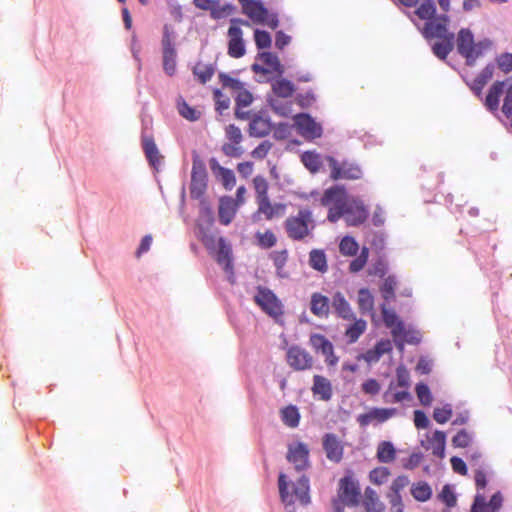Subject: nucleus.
<instances>
[{
	"instance_id": "obj_1",
	"label": "nucleus",
	"mask_w": 512,
	"mask_h": 512,
	"mask_svg": "<svg viewBox=\"0 0 512 512\" xmlns=\"http://www.w3.org/2000/svg\"><path fill=\"white\" fill-rule=\"evenodd\" d=\"M405 7H415L413 15L423 21L419 26L414 21L421 35L426 40L438 39L432 45L433 54L440 60H445L454 48L455 34L449 30L450 17L445 14H437L434 0H398Z\"/></svg>"
},
{
	"instance_id": "obj_2",
	"label": "nucleus",
	"mask_w": 512,
	"mask_h": 512,
	"mask_svg": "<svg viewBox=\"0 0 512 512\" xmlns=\"http://www.w3.org/2000/svg\"><path fill=\"white\" fill-rule=\"evenodd\" d=\"M457 52L465 59L466 64L473 66L476 60L482 57L492 46L488 39L474 41L473 33L468 28H462L456 37Z\"/></svg>"
},
{
	"instance_id": "obj_3",
	"label": "nucleus",
	"mask_w": 512,
	"mask_h": 512,
	"mask_svg": "<svg viewBox=\"0 0 512 512\" xmlns=\"http://www.w3.org/2000/svg\"><path fill=\"white\" fill-rule=\"evenodd\" d=\"M368 216L369 212L363 201L350 197L342 208L328 209L327 219L331 223H336L341 218H344L347 225L359 226L367 220Z\"/></svg>"
},
{
	"instance_id": "obj_4",
	"label": "nucleus",
	"mask_w": 512,
	"mask_h": 512,
	"mask_svg": "<svg viewBox=\"0 0 512 512\" xmlns=\"http://www.w3.org/2000/svg\"><path fill=\"white\" fill-rule=\"evenodd\" d=\"M284 228L288 238L301 241L312 235L315 229L313 213L309 208H301L296 215H290L284 221Z\"/></svg>"
},
{
	"instance_id": "obj_5",
	"label": "nucleus",
	"mask_w": 512,
	"mask_h": 512,
	"mask_svg": "<svg viewBox=\"0 0 512 512\" xmlns=\"http://www.w3.org/2000/svg\"><path fill=\"white\" fill-rule=\"evenodd\" d=\"M360 487L352 474L340 479L337 498L332 501L334 512H344V506H356L359 503Z\"/></svg>"
},
{
	"instance_id": "obj_6",
	"label": "nucleus",
	"mask_w": 512,
	"mask_h": 512,
	"mask_svg": "<svg viewBox=\"0 0 512 512\" xmlns=\"http://www.w3.org/2000/svg\"><path fill=\"white\" fill-rule=\"evenodd\" d=\"M285 478L286 476L281 473L278 479L279 493L282 501L286 504H293L296 501H299L304 505L308 504L310 501L309 479L306 476L300 477L293 485V493L290 494L287 490V483Z\"/></svg>"
},
{
	"instance_id": "obj_7",
	"label": "nucleus",
	"mask_w": 512,
	"mask_h": 512,
	"mask_svg": "<svg viewBox=\"0 0 512 512\" xmlns=\"http://www.w3.org/2000/svg\"><path fill=\"white\" fill-rule=\"evenodd\" d=\"M242 13L254 24L267 25L273 30L279 25L278 15L276 13H270L263 3L258 0L249 1L244 4Z\"/></svg>"
},
{
	"instance_id": "obj_8",
	"label": "nucleus",
	"mask_w": 512,
	"mask_h": 512,
	"mask_svg": "<svg viewBox=\"0 0 512 512\" xmlns=\"http://www.w3.org/2000/svg\"><path fill=\"white\" fill-rule=\"evenodd\" d=\"M241 25L248 27L250 23L241 18H232L230 20V27L227 31L228 55L232 58H241L246 52Z\"/></svg>"
},
{
	"instance_id": "obj_9",
	"label": "nucleus",
	"mask_w": 512,
	"mask_h": 512,
	"mask_svg": "<svg viewBox=\"0 0 512 512\" xmlns=\"http://www.w3.org/2000/svg\"><path fill=\"white\" fill-rule=\"evenodd\" d=\"M254 302L269 316L278 319L284 313L283 305L275 293L265 287L259 286L254 296Z\"/></svg>"
},
{
	"instance_id": "obj_10",
	"label": "nucleus",
	"mask_w": 512,
	"mask_h": 512,
	"mask_svg": "<svg viewBox=\"0 0 512 512\" xmlns=\"http://www.w3.org/2000/svg\"><path fill=\"white\" fill-rule=\"evenodd\" d=\"M326 161L330 168V178L332 180H358L362 177V170L359 165L349 161H337L332 156H327Z\"/></svg>"
},
{
	"instance_id": "obj_11",
	"label": "nucleus",
	"mask_w": 512,
	"mask_h": 512,
	"mask_svg": "<svg viewBox=\"0 0 512 512\" xmlns=\"http://www.w3.org/2000/svg\"><path fill=\"white\" fill-rule=\"evenodd\" d=\"M207 189V171L204 162L198 157L193 158L191 170L190 196L200 199Z\"/></svg>"
},
{
	"instance_id": "obj_12",
	"label": "nucleus",
	"mask_w": 512,
	"mask_h": 512,
	"mask_svg": "<svg viewBox=\"0 0 512 512\" xmlns=\"http://www.w3.org/2000/svg\"><path fill=\"white\" fill-rule=\"evenodd\" d=\"M286 360L288 365L295 371L309 370L314 364L312 355L299 346H291L288 348Z\"/></svg>"
},
{
	"instance_id": "obj_13",
	"label": "nucleus",
	"mask_w": 512,
	"mask_h": 512,
	"mask_svg": "<svg viewBox=\"0 0 512 512\" xmlns=\"http://www.w3.org/2000/svg\"><path fill=\"white\" fill-rule=\"evenodd\" d=\"M294 124L298 133L305 139L313 140L322 136L321 125L308 114L301 113L294 116Z\"/></svg>"
},
{
	"instance_id": "obj_14",
	"label": "nucleus",
	"mask_w": 512,
	"mask_h": 512,
	"mask_svg": "<svg viewBox=\"0 0 512 512\" xmlns=\"http://www.w3.org/2000/svg\"><path fill=\"white\" fill-rule=\"evenodd\" d=\"M310 345L316 351L325 357V363L329 367L337 365L339 358L334 353L332 342L322 334H312L310 336Z\"/></svg>"
},
{
	"instance_id": "obj_15",
	"label": "nucleus",
	"mask_w": 512,
	"mask_h": 512,
	"mask_svg": "<svg viewBox=\"0 0 512 512\" xmlns=\"http://www.w3.org/2000/svg\"><path fill=\"white\" fill-rule=\"evenodd\" d=\"M286 458L294 465L297 471H304L310 466L309 448L303 442L290 444Z\"/></svg>"
},
{
	"instance_id": "obj_16",
	"label": "nucleus",
	"mask_w": 512,
	"mask_h": 512,
	"mask_svg": "<svg viewBox=\"0 0 512 512\" xmlns=\"http://www.w3.org/2000/svg\"><path fill=\"white\" fill-rule=\"evenodd\" d=\"M397 414L396 408H371L366 413L357 417V422L361 427H367L371 424L377 425L386 422Z\"/></svg>"
},
{
	"instance_id": "obj_17",
	"label": "nucleus",
	"mask_w": 512,
	"mask_h": 512,
	"mask_svg": "<svg viewBox=\"0 0 512 512\" xmlns=\"http://www.w3.org/2000/svg\"><path fill=\"white\" fill-rule=\"evenodd\" d=\"M347 191L344 186L335 185L326 189L320 199V203L324 207L330 208H342L348 201Z\"/></svg>"
},
{
	"instance_id": "obj_18",
	"label": "nucleus",
	"mask_w": 512,
	"mask_h": 512,
	"mask_svg": "<svg viewBox=\"0 0 512 512\" xmlns=\"http://www.w3.org/2000/svg\"><path fill=\"white\" fill-rule=\"evenodd\" d=\"M323 449L328 460L339 463L343 458L344 447L337 435L327 433L323 437Z\"/></svg>"
},
{
	"instance_id": "obj_19",
	"label": "nucleus",
	"mask_w": 512,
	"mask_h": 512,
	"mask_svg": "<svg viewBox=\"0 0 512 512\" xmlns=\"http://www.w3.org/2000/svg\"><path fill=\"white\" fill-rule=\"evenodd\" d=\"M502 502L503 497L500 492L493 494L488 503L483 494L477 493L471 506V512H497L501 508Z\"/></svg>"
},
{
	"instance_id": "obj_20",
	"label": "nucleus",
	"mask_w": 512,
	"mask_h": 512,
	"mask_svg": "<svg viewBox=\"0 0 512 512\" xmlns=\"http://www.w3.org/2000/svg\"><path fill=\"white\" fill-rule=\"evenodd\" d=\"M162 47L163 69L169 76H172L176 71V51L168 33H165L162 38Z\"/></svg>"
},
{
	"instance_id": "obj_21",
	"label": "nucleus",
	"mask_w": 512,
	"mask_h": 512,
	"mask_svg": "<svg viewBox=\"0 0 512 512\" xmlns=\"http://www.w3.org/2000/svg\"><path fill=\"white\" fill-rule=\"evenodd\" d=\"M238 205L235 202V200L232 197L224 196L221 197L219 200V209H218V216L219 221L223 225H228L232 222L237 209Z\"/></svg>"
},
{
	"instance_id": "obj_22",
	"label": "nucleus",
	"mask_w": 512,
	"mask_h": 512,
	"mask_svg": "<svg viewBox=\"0 0 512 512\" xmlns=\"http://www.w3.org/2000/svg\"><path fill=\"white\" fill-rule=\"evenodd\" d=\"M446 445V434L443 431L436 430L431 436H427L426 444L423 447L431 450L432 454L438 458H444Z\"/></svg>"
},
{
	"instance_id": "obj_23",
	"label": "nucleus",
	"mask_w": 512,
	"mask_h": 512,
	"mask_svg": "<svg viewBox=\"0 0 512 512\" xmlns=\"http://www.w3.org/2000/svg\"><path fill=\"white\" fill-rule=\"evenodd\" d=\"M311 391L322 401H329L333 395V388L330 380L322 375L313 376V386Z\"/></svg>"
},
{
	"instance_id": "obj_24",
	"label": "nucleus",
	"mask_w": 512,
	"mask_h": 512,
	"mask_svg": "<svg viewBox=\"0 0 512 512\" xmlns=\"http://www.w3.org/2000/svg\"><path fill=\"white\" fill-rule=\"evenodd\" d=\"M310 311L318 318H327L330 313V300L327 296L315 292L311 295Z\"/></svg>"
},
{
	"instance_id": "obj_25",
	"label": "nucleus",
	"mask_w": 512,
	"mask_h": 512,
	"mask_svg": "<svg viewBox=\"0 0 512 512\" xmlns=\"http://www.w3.org/2000/svg\"><path fill=\"white\" fill-rule=\"evenodd\" d=\"M331 305L338 317L345 320L355 319V314L349 302L346 300L345 296L341 292L338 291L334 293V295L332 296Z\"/></svg>"
},
{
	"instance_id": "obj_26",
	"label": "nucleus",
	"mask_w": 512,
	"mask_h": 512,
	"mask_svg": "<svg viewBox=\"0 0 512 512\" xmlns=\"http://www.w3.org/2000/svg\"><path fill=\"white\" fill-rule=\"evenodd\" d=\"M382 317L386 327L391 329V334L394 338V341H397L398 338H400V336L404 333L403 322L398 318L394 311L388 310L385 307L382 308Z\"/></svg>"
},
{
	"instance_id": "obj_27",
	"label": "nucleus",
	"mask_w": 512,
	"mask_h": 512,
	"mask_svg": "<svg viewBox=\"0 0 512 512\" xmlns=\"http://www.w3.org/2000/svg\"><path fill=\"white\" fill-rule=\"evenodd\" d=\"M272 130L270 119L263 115H255L249 124V134L253 137H264Z\"/></svg>"
},
{
	"instance_id": "obj_28",
	"label": "nucleus",
	"mask_w": 512,
	"mask_h": 512,
	"mask_svg": "<svg viewBox=\"0 0 512 512\" xmlns=\"http://www.w3.org/2000/svg\"><path fill=\"white\" fill-rule=\"evenodd\" d=\"M210 167L226 190H231L235 186L236 178L232 170L220 166L215 159L211 160Z\"/></svg>"
},
{
	"instance_id": "obj_29",
	"label": "nucleus",
	"mask_w": 512,
	"mask_h": 512,
	"mask_svg": "<svg viewBox=\"0 0 512 512\" xmlns=\"http://www.w3.org/2000/svg\"><path fill=\"white\" fill-rule=\"evenodd\" d=\"M505 83L502 81L495 82L489 89L485 98L484 105L490 111H497L500 103V97L504 92Z\"/></svg>"
},
{
	"instance_id": "obj_30",
	"label": "nucleus",
	"mask_w": 512,
	"mask_h": 512,
	"mask_svg": "<svg viewBox=\"0 0 512 512\" xmlns=\"http://www.w3.org/2000/svg\"><path fill=\"white\" fill-rule=\"evenodd\" d=\"M362 503L366 512H385V505L380 501L377 492L370 487L365 489Z\"/></svg>"
},
{
	"instance_id": "obj_31",
	"label": "nucleus",
	"mask_w": 512,
	"mask_h": 512,
	"mask_svg": "<svg viewBox=\"0 0 512 512\" xmlns=\"http://www.w3.org/2000/svg\"><path fill=\"white\" fill-rule=\"evenodd\" d=\"M494 66L487 65L469 84L471 90L476 96L480 97L484 86L491 80L493 76Z\"/></svg>"
},
{
	"instance_id": "obj_32",
	"label": "nucleus",
	"mask_w": 512,
	"mask_h": 512,
	"mask_svg": "<svg viewBox=\"0 0 512 512\" xmlns=\"http://www.w3.org/2000/svg\"><path fill=\"white\" fill-rule=\"evenodd\" d=\"M257 203V213L263 214L267 220L284 214L285 206L283 204H271L270 199L260 200Z\"/></svg>"
},
{
	"instance_id": "obj_33",
	"label": "nucleus",
	"mask_w": 512,
	"mask_h": 512,
	"mask_svg": "<svg viewBox=\"0 0 512 512\" xmlns=\"http://www.w3.org/2000/svg\"><path fill=\"white\" fill-rule=\"evenodd\" d=\"M269 258L272 260L273 265L276 269V274L281 277L285 278L288 276L287 271L285 270V266L289 259V253L287 249L283 250H276L269 254Z\"/></svg>"
},
{
	"instance_id": "obj_34",
	"label": "nucleus",
	"mask_w": 512,
	"mask_h": 512,
	"mask_svg": "<svg viewBox=\"0 0 512 512\" xmlns=\"http://www.w3.org/2000/svg\"><path fill=\"white\" fill-rule=\"evenodd\" d=\"M231 247L228 245L224 238L220 237L218 239V251L216 254V261L218 264L222 265L226 271L232 269V257H231Z\"/></svg>"
},
{
	"instance_id": "obj_35",
	"label": "nucleus",
	"mask_w": 512,
	"mask_h": 512,
	"mask_svg": "<svg viewBox=\"0 0 512 512\" xmlns=\"http://www.w3.org/2000/svg\"><path fill=\"white\" fill-rule=\"evenodd\" d=\"M215 65L213 63H204L198 61L193 67V75L201 84H205L211 80L215 73Z\"/></svg>"
},
{
	"instance_id": "obj_36",
	"label": "nucleus",
	"mask_w": 512,
	"mask_h": 512,
	"mask_svg": "<svg viewBox=\"0 0 512 512\" xmlns=\"http://www.w3.org/2000/svg\"><path fill=\"white\" fill-rule=\"evenodd\" d=\"M281 420L289 428H296L300 422V413L295 405H288L280 410Z\"/></svg>"
},
{
	"instance_id": "obj_37",
	"label": "nucleus",
	"mask_w": 512,
	"mask_h": 512,
	"mask_svg": "<svg viewBox=\"0 0 512 512\" xmlns=\"http://www.w3.org/2000/svg\"><path fill=\"white\" fill-rule=\"evenodd\" d=\"M309 265L314 270L325 273L328 270L326 254L321 249H313L309 253Z\"/></svg>"
},
{
	"instance_id": "obj_38",
	"label": "nucleus",
	"mask_w": 512,
	"mask_h": 512,
	"mask_svg": "<svg viewBox=\"0 0 512 512\" xmlns=\"http://www.w3.org/2000/svg\"><path fill=\"white\" fill-rule=\"evenodd\" d=\"M353 321L354 322L345 330V336L347 337L349 343H355L367 328V323L365 320L355 318Z\"/></svg>"
},
{
	"instance_id": "obj_39",
	"label": "nucleus",
	"mask_w": 512,
	"mask_h": 512,
	"mask_svg": "<svg viewBox=\"0 0 512 512\" xmlns=\"http://www.w3.org/2000/svg\"><path fill=\"white\" fill-rule=\"evenodd\" d=\"M303 165L311 172L317 173L322 166L321 155L315 151H306L301 155Z\"/></svg>"
},
{
	"instance_id": "obj_40",
	"label": "nucleus",
	"mask_w": 512,
	"mask_h": 512,
	"mask_svg": "<svg viewBox=\"0 0 512 512\" xmlns=\"http://www.w3.org/2000/svg\"><path fill=\"white\" fill-rule=\"evenodd\" d=\"M272 90L278 97L288 98L293 95L295 87L291 81L281 78L272 83Z\"/></svg>"
},
{
	"instance_id": "obj_41",
	"label": "nucleus",
	"mask_w": 512,
	"mask_h": 512,
	"mask_svg": "<svg viewBox=\"0 0 512 512\" xmlns=\"http://www.w3.org/2000/svg\"><path fill=\"white\" fill-rule=\"evenodd\" d=\"M396 450L389 441L379 443L377 447V459L381 463H391L395 460Z\"/></svg>"
},
{
	"instance_id": "obj_42",
	"label": "nucleus",
	"mask_w": 512,
	"mask_h": 512,
	"mask_svg": "<svg viewBox=\"0 0 512 512\" xmlns=\"http://www.w3.org/2000/svg\"><path fill=\"white\" fill-rule=\"evenodd\" d=\"M358 307L362 313L370 312L374 307V298L367 288L358 291Z\"/></svg>"
},
{
	"instance_id": "obj_43",
	"label": "nucleus",
	"mask_w": 512,
	"mask_h": 512,
	"mask_svg": "<svg viewBox=\"0 0 512 512\" xmlns=\"http://www.w3.org/2000/svg\"><path fill=\"white\" fill-rule=\"evenodd\" d=\"M411 494L417 501L425 502L430 499L432 490L426 482L421 481L412 485Z\"/></svg>"
},
{
	"instance_id": "obj_44",
	"label": "nucleus",
	"mask_w": 512,
	"mask_h": 512,
	"mask_svg": "<svg viewBox=\"0 0 512 512\" xmlns=\"http://www.w3.org/2000/svg\"><path fill=\"white\" fill-rule=\"evenodd\" d=\"M253 187L256 194V202H259L260 200L269 199L268 196V182L265 177L261 175H257L253 179Z\"/></svg>"
},
{
	"instance_id": "obj_45",
	"label": "nucleus",
	"mask_w": 512,
	"mask_h": 512,
	"mask_svg": "<svg viewBox=\"0 0 512 512\" xmlns=\"http://www.w3.org/2000/svg\"><path fill=\"white\" fill-rule=\"evenodd\" d=\"M394 383L389 384L388 389L383 394L384 402L386 403H399L410 398V393L407 390L397 391L392 393Z\"/></svg>"
},
{
	"instance_id": "obj_46",
	"label": "nucleus",
	"mask_w": 512,
	"mask_h": 512,
	"mask_svg": "<svg viewBox=\"0 0 512 512\" xmlns=\"http://www.w3.org/2000/svg\"><path fill=\"white\" fill-rule=\"evenodd\" d=\"M359 245L356 240L351 236L342 238L339 244V251L344 256H354L357 254Z\"/></svg>"
},
{
	"instance_id": "obj_47",
	"label": "nucleus",
	"mask_w": 512,
	"mask_h": 512,
	"mask_svg": "<svg viewBox=\"0 0 512 512\" xmlns=\"http://www.w3.org/2000/svg\"><path fill=\"white\" fill-rule=\"evenodd\" d=\"M260 60L266 64L270 70V72H276L281 74L283 72V67L278 59V57L271 52H262L259 54Z\"/></svg>"
},
{
	"instance_id": "obj_48",
	"label": "nucleus",
	"mask_w": 512,
	"mask_h": 512,
	"mask_svg": "<svg viewBox=\"0 0 512 512\" xmlns=\"http://www.w3.org/2000/svg\"><path fill=\"white\" fill-rule=\"evenodd\" d=\"M257 244L263 249H269L276 245L277 237L271 230L265 232H257L255 234Z\"/></svg>"
},
{
	"instance_id": "obj_49",
	"label": "nucleus",
	"mask_w": 512,
	"mask_h": 512,
	"mask_svg": "<svg viewBox=\"0 0 512 512\" xmlns=\"http://www.w3.org/2000/svg\"><path fill=\"white\" fill-rule=\"evenodd\" d=\"M145 155L151 165L156 166L160 162V155L155 142L152 139H146L143 143Z\"/></svg>"
},
{
	"instance_id": "obj_50",
	"label": "nucleus",
	"mask_w": 512,
	"mask_h": 512,
	"mask_svg": "<svg viewBox=\"0 0 512 512\" xmlns=\"http://www.w3.org/2000/svg\"><path fill=\"white\" fill-rule=\"evenodd\" d=\"M177 108L179 114L189 121H196L200 117V112L190 107L183 99L178 100Z\"/></svg>"
},
{
	"instance_id": "obj_51",
	"label": "nucleus",
	"mask_w": 512,
	"mask_h": 512,
	"mask_svg": "<svg viewBox=\"0 0 512 512\" xmlns=\"http://www.w3.org/2000/svg\"><path fill=\"white\" fill-rule=\"evenodd\" d=\"M235 10V6L232 4L219 5L217 1H215L211 11L210 16L213 19H221L231 15Z\"/></svg>"
},
{
	"instance_id": "obj_52",
	"label": "nucleus",
	"mask_w": 512,
	"mask_h": 512,
	"mask_svg": "<svg viewBox=\"0 0 512 512\" xmlns=\"http://www.w3.org/2000/svg\"><path fill=\"white\" fill-rule=\"evenodd\" d=\"M368 256H369L368 248L363 247L360 254L354 260H352L350 262L349 271L352 273H357V272L361 271L367 263Z\"/></svg>"
},
{
	"instance_id": "obj_53",
	"label": "nucleus",
	"mask_w": 512,
	"mask_h": 512,
	"mask_svg": "<svg viewBox=\"0 0 512 512\" xmlns=\"http://www.w3.org/2000/svg\"><path fill=\"white\" fill-rule=\"evenodd\" d=\"M390 476V471L387 467H377L373 469L369 474L370 481L375 485H382Z\"/></svg>"
},
{
	"instance_id": "obj_54",
	"label": "nucleus",
	"mask_w": 512,
	"mask_h": 512,
	"mask_svg": "<svg viewBox=\"0 0 512 512\" xmlns=\"http://www.w3.org/2000/svg\"><path fill=\"white\" fill-rule=\"evenodd\" d=\"M452 406L445 404L442 407H436L433 411V419L439 423L444 424L452 417Z\"/></svg>"
},
{
	"instance_id": "obj_55",
	"label": "nucleus",
	"mask_w": 512,
	"mask_h": 512,
	"mask_svg": "<svg viewBox=\"0 0 512 512\" xmlns=\"http://www.w3.org/2000/svg\"><path fill=\"white\" fill-rule=\"evenodd\" d=\"M396 286H397V280L394 276H388L384 280L380 290H381L382 296L385 300H391L394 298Z\"/></svg>"
},
{
	"instance_id": "obj_56",
	"label": "nucleus",
	"mask_w": 512,
	"mask_h": 512,
	"mask_svg": "<svg viewBox=\"0 0 512 512\" xmlns=\"http://www.w3.org/2000/svg\"><path fill=\"white\" fill-rule=\"evenodd\" d=\"M472 443V434L466 429L460 430L453 438L452 445L456 448H466Z\"/></svg>"
},
{
	"instance_id": "obj_57",
	"label": "nucleus",
	"mask_w": 512,
	"mask_h": 512,
	"mask_svg": "<svg viewBox=\"0 0 512 512\" xmlns=\"http://www.w3.org/2000/svg\"><path fill=\"white\" fill-rule=\"evenodd\" d=\"M416 395L420 401V403L424 406H429L432 403V395L429 387L424 383H419L415 388Z\"/></svg>"
},
{
	"instance_id": "obj_58",
	"label": "nucleus",
	"mask_w": 512,
	"mask_h": 512,
	"mask_svg": "<svg viewBox=\"0 0 512 512\" xmlns=\"http://www.w3.org/2000/svg\"><path fill=\"white\" fill-rule=\"evenodd\" d=\"M254 40L258 49H267L271 46V36L267 31L256 29L254 31Z\"/></svg>"
},
{
	"instance_id": "obj_59",
	"label": "nucleus",
	"mask_w": 512,
	"mask_h": 512,
	"mask_svg": "<svg viewBox=\"0 0 512 512\" xmlns=\"http://www.w3.org/2000/svg\"><path fill=\"white\" fill-rule=\"evenodd\" d=\"M395 342L399 348L403 347L404 342L418 344L420 342V335L415 331L406 330L404 328V333Z\"/></svg>"
},
{
	"instance_id": "obj_60",
	"label": "nucleus",
	"mask_w": 512,
	"mask_h": 512,
	"mask_svg": "<svg viewBox=\"0 0 512 512\" xmlns=\"http://www.w3.org/2000/svg\"><path fill=\"white\" fill-rule=\"evenodd\" d=\"M361 389L365 394L375 396L380 392L381 385L376 379L370 378L362 383Z\"/></svg>"
},
{
	"instance_id": "obj_61",
	"label": "nucleus",
	"mask_w": 512,
	"mask_h": 512,
	"mask_svg": "<svg viewBox=\"0 0 512 512\" xmlns=\"http://www.w3.org/2000/svg\"><path fill=\"white\" fill-rule=\"evenodd\" d=\"M502 112L507 118L511 120L512 126V83L506 90L505 97L503 100Z\"/></svg>"
},
{
	"instance_id": "obj_62",
	"label": "nucleus",
	"mask_w": 512,
	"mask_h": 512,
	"mask_svg": "<svg viewBox=\"0 0 512 512\" xmlns=\"http://www.w3.org/2000/svg\"><path fill=\"white\" fill-rule=\"evenodd\" d=\"M271 148H272L271 142L263 141L251 152V156L255 159H264L267 156V154Z\"/></svg>"
},
{
	"instance_id": "obj_63",
	"label": "nucleus",
	"mask_w": 512,
	"mask_h": 512,
	"mask_svg": "<svg viewBox=\"0 0 512 512\" xmlns=\"http://www.w3.org/2000/svg\"><path fill=\"white\" fill-rule=\"evenodd\" d=\"M253 97L251 93L245 89H241L238 91L237 96L235 98L236 105L238 108L247 107L252 103Z\"/></svg>"
},
{
	"instance_id": "obj_64",
	"label": "nucleus",
	"mask_w": 512,
	"mask_h": 512,
	"mask_svg": "<svg viewBox=\"0 0 512 512\" xmlns=\"http://www.w3.org/2000/svg\"><path fill=\"white\" fill-rule=\"evenodd\" d=\"M498 67L505 73L512 71V53L501 54L497 58Z\"/></svg>"
}]
</instances>
